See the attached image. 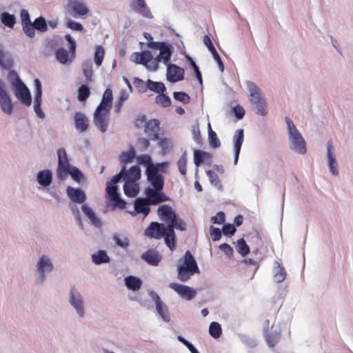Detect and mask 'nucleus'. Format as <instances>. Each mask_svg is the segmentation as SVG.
Here are the masks:
<instances>
[{
	"label": "nucleus",
	"instance_id": "obj_57",
	"mask_svg": "<svg viewBox=\"0 0 353 353\" xmlns=\"http://www.w3.org/2000/svg\"><path fill=\"white\" fill-rule=\"evenodd\" d=\"M105 54L104 48L101 46H97L95 48L94 60L97 66H101Z\"/></svg>",
	"mask_w": 353,
	"mask_h": 353
},
{
	"label": "nucleus",
	"instance_id": "obj_2",
	"mask_svg": "<svg viewBox=\"0 0 353 353\" xmlns=\"http://www.w3.org/2000/svg\"><path fill=\"white\" fill-rule=\"evenodd\" d=\"M160 122L158 119H152L144 125L143 134L145 137L137 139V145L141 151H145L150 146V141L159 139L161 134Z\"/></svg>",
	"mask_w": 353,
	"mask_h": 353
},
{
	"label": "nucleus",
	"instance_id": "obj_60",
	"mask_svg": "<svg viewBox=\"0 0 353 353\" xmlns=\"http://www.w3.org/2000/svg\"><path fill=\"white\" fill-rule=\"evenodd\" d=\"M186 58L188 60L190 65L192 66V68L194 72L195 77L197 79L199 83L202 85H203L202 74L199 70V66L196 65V62L194 61V59L190 56H187Z\"/></svg>",
	"mask_w": 353,
	"mask_h": 353
},
{
	"label": "nucleus",
	"instance_id": "obj_27",
	"mask_svg": "<svg viewBox=\"0 0 353 353\" xmlns=\"http://www.w3.org/2000/svg\"><path fill=\"white\" fill-rule=\"evenodd\" d=\"M148 181L152 186V189L154 190H163L164 187V178L163 176L156 171L148 172H146Z\"/></svg>",
	"mask_w": 353,
	"mask_h": 353
},
{
	"label": "nucleus",
	"instance_id": "obj_53",
	"mask_svg": "<svg viewBox=\"0 0 353 353\" xmlns=\"http://www.w3.org/2000/svg\"><path fill=\"white\" fill-rule=\"evenodd\" d=\"M90 94V88L87 84H82L78 89V100L85 101Z\"/></svg>",
	"mask_w": 353,
	"mask_h": 353
},
{
	"label": "nucleus",
	"instance_id": "obj_54",
	"mask_svg": "<svg viewBox=\"0 0 353 353\" xmlns=\"http://www.w3.org/2000/svg\"><path fill=\"white\" fill-rule=\"evenodd\" d=\"M82 70L84 77L86 79V81H92V76H93V71H92V65L91 62L89 60H87L83 62L82 65Z\"/></svg>",
	"mask_w": 353,
	"mask_h": 353
},
{
	"label": "nucleus",
	"instance_id": "obj_21",
	"mask_svg": "<svg viewBox=\"0 0 353 353\" xmlns=\"http://www.w3.org/2000/svg\"><path fill=\"white\" fill-rule=\"evenodd\" d=\"M66 194L68 198L75 203L83 204L87 198L85 192L80 188L68 186L66 188Z\"/></svg>",
	"mask_w": 353,
	"mask_h": 353
},
{
	"label": "nucleus",
	"instance_id": "obj_52",
	"mask_svg": "<svg viewBox=\"0 0 353 353\" xmlns=\"http://www.w3.org/2000/svg\"><path fill=\"white\" fill-rule=\"evenodd\" d=\"M236 251L242 256H245L250 252V247L243 238L239 239L236 242Z\"/></svg>",
	"mask_w": 353,
	"mask_h": 353
},
{
	"label": "nucleus",
	"instance_id": "obj_20",
	"mask_svg": "<svg viewBox=\"0 0 353 353\" xmlns=\"http://www.w3.org/2000/svg\"><path fill=\"white\" fill-rule=\"evenodd\" d=\"M333 143L332 140H329L327 143V166L330 172L334 175L337 176L339 174L338 164L336 160V156L332 152Z\"/></svg>",
	"mask_w": 353,
	"mask_h": 353
},
{
	"label": "nucleus",
	"instance_id": "obj_5",
	"mask_svg": "<svg viewBox=\"0 0 353 353\" xmlns=\"http://www.w3.org/2000/svg\"><path fill=\"white\" fill-rule=\"evenodd\" d=\"M54 269V264L51 258L46 254L39 256L36 264L37 277L35 283L43 285L47 279V275L50 274Z\"/></svg>",
	"mask_w": 353,
	"mask_h": 353
},
{
	"label": "nucleus",
	"instance_id": "obj_56",
	"mask_svg": "<svg viewBox=\"0 0 353 353\" xmlns=\"http://www.w3.org/2000/svg\"><path fill=\"white\" fill-rule=\"evenodd\" d=\"M155 103L163 108H168L171 105V99L168 95L163 92L156 97Z\"/></svg>",
	"mask_w": 353,
	"mask_h": 353
},
{
	"label": "nucleus",
	"instance_id": "obj_51",
	"mask_svg": "<svg viewBox=\"0 0 353 353\" xmlns=\"http://www.w3.org/2000/svg\"><path fill=\"white\" fill-rule=\"evenodd\" d=\"M209 334L214 339H218L222 334V328L221 325L216 321H213L209 326Z\"/></svg>",
	"mask_w": 353,
	"mask_h": 353
},
{
	"label": "nucleus",
	"instance_id": "obj_23",
	"mask_svg": "<svg viewBox=\"0 0 353 353\" xmlns=\"http://www.w3.org/2000/svg\"><path fill=\"white\" fill-rule=\"evenodd\" d=\"M68 7L72 12V16L75 18L78 17H85L89 12L88 8L81 1H70L68 3Z\"/></svg>",
	"mask_w": 353,
	"mask_h": 353
},
{
	"label": "nucleus",
	"instance_id": "obj_37",
	"mask_svg": "<svg viewBox=\"0 0 353 353\" xmlns=\"http://www.w3.org/2000/svg\"><path fill=\"white\" fill-rule=\"evenodd\" d=\"M92 261L95 265H101L108 263L110 261V257L108 255L107 252L103 250H99L94 252L92 256Z\"/></svg>",
	"mask_w": 353,
	"mask_h": 353
},
{
	"label": "nucleus",
	"instance_id": "obj_29",
	"mask_svg": "<svg viewBox=\"0 0 353 353\" xmlns=\"http://www.w3.org/2000/svg\"><path fill=\"white\" fill-rule=\"evenodd\" d=\"M68 174L77 183H80L84 179L83 173L77 167L73 165H71L70 168L67 169V171L62 173L57 179L59 181H64Z\"/></svg>",
	"mask_w": 353,
	"mask_h": 353
},
{
	"label": "nucleus",
	"instance_id": "obj_25",
	"mask_svg": "<svg viewBox=\"0 0 353 353\" xmlns=\"http://www.w3.org/2000/svg\"><path fill=\"white\" fill-rule=\"evenodd\" d=\"M14 66L13 57L10 52L5 50L3 46L0 43V68L1 70H8Z\"/></svg>",
	"mask_w": 353,
	"mask_h": 353
},
{
	"label": "nucleus",
	"instance_id": "obj_16",
	"mask_svg": "<svg viewBox=\"0 0 353 353\" xmlns=\"http://www.w3.org/2000/svg\"><path fill=\"white\" fill-rule=\"evenodd\" d=\"M144 193L148 196L150 203L153 205L170 200V197L163 192V190H154L150 187H147Z\"/></svg>",
	"mask_w": 353,
	"mask_h": 353
},
{
	"label": "nucleus",
	"instance_id": "obj_41",
	"mask_svg": "<svg viewBox=\"0 0 353 353\" xmlns=\"http://www.w3.org/2000/svg\"><path fill=\"white\" fill-rule=\"evenodd\" d=\"M159 50V54L164 59V64L168 65V63H170L172 55L174 52L173 46L171 44L168 43L167 42H165L164 44L161 46V48Z\"/></svg>",
	"mask_w": 353,
	"mask_h": 353
},
{
	"label": "nucleus",
	"instance_id": "obj_10",
	"mask_svg": "<svg viewBox=\"0 0 353 353\" xmlns=\"http://www.w3.org/2000/svg\"><path fill=\"white\" fill-rule=\"evenodd\" d=\"M15 97L21 103L30 106L32 103V95L28 86L24 82L12 88Z\"/></svg>",
	"mask_w": 353,
	"mask_h": 353
},
{
	"label": "nucleus",
	"instance_id": "obj_39",
	"mask_svg": "<svg viewBox=\"0 0 353 353\" xmlns=\"http://www.w3.org/2000/svg\"><path fill=\"white\" fill-rule=\"evenodd\" d=\"M123 172L125 181H137L141 178V169L138 165L132 166L128 171Z\"/></svg>",
	"mask_w": 353,
	"mask_h": 353
},
{
	"label": "nucleus",
	"instance_id": "obj_40",
	"mask_svg": "<svg viewBox=\"0 0 353 353\" xmlns=\"http://www.w3.org/2000/svg\"><path fill=\"white\" fill-rule=\"evenodd\" d=\"M55 57L57 61L63 65L70 64L73 61L68 51L63 48H59L56 50Z\"/></svg>",
	"mask_w": 353,
	"mask_h": 353
},
{
	"label": "nucleus",
	"instance_id": "obj_58",
	"mask_svg": "<svg viewBox=\"0 0 353 353\" xmlns=\"http://www.w3.org/2000/svg\"><path fill=\"white\" fill-rule=\"evenodd\" d=\"M203 43L206 46L208 50L212 54L214 59L220 56L218 52L216 51L215 47L214 46L210 37L208 35H205L203 37Z\"/></svg>",
	"mask_w": 353,
	"mask_h": 353
},
{
	"label": "nucleus",
	"instance_id": "obj_61",
	"mask_svg": "<svg viewBox=\"0 0 353 353\" xmlns=\"http://www.w3.org/2000/svg\"><path fill=\"white\" fill-rule=\"evenodd\" d=\"M173 97L175 100L184 104H188L190 101V96L186 92L182 91L174 92Z\"/></svg>",
	"mask_w": 353,
	"mask_h": 353
},
{
	"label": "nucleus",
	"instance_id": "obj_11",
	"mask_svg": "<svg viewBox=\"0 0 353 353\" xmlns=\"http://www.w3.org/2000/svg\"><path fill=\"white\" fill-rule=\"evenodd\" d=\"M34 86L35 88L33 105L34 111L39 119H43L46 114L41 108L42 84L39 79H35L34 80Z\"/></svg>",
	"mask_w": 353,
	"mask_h": 353
},
{
	"label": "nucleus",
	"instance_id": "obj_24",
	"mask_svg": "<svg viewBox=\"0 0 353 353\" xmlns=\"http://www.w3.org/2000/svg\"><path fill=\"white\" fill-rule=\"evenodd\" d=\"M141 259L150 265L157 266L162 260V256L155 249H148L141 255Z\"/></svg>",
	"mask_w": 353,
	"mask_h": 353
},
{
	"label": "nucleus",
	"instance_id": "obj_42",
	"mask_svg": "<svg viewBox=\"0 0 353 353\" xmlns=\"http://www.w3.org/2000/svg\"><path fill=\"white\" fill-rule=\"evenodd\" d=\"M163 238L164 239L165 245L171 251H173L176 246V236L174 230L170 227L165 234H164Z\"/></svg>",
	"mask_w": 353,
	"mask_h": 353
},
{
	"label": "nucleus",
	"instance_id": "obj_33",
	"mask_svg": "<svg viewBox=\"0 0 353 353\" xmlns=\"http://www.w3.org/2000/svg\"><path fill=\"white\" fill-rule=\"evenodd\" d=\"M124 283L126 288L133 292L139 290L142 285V280L135 276L129 275L125 277Z\"/></svg>",
	"mask_w": 353,
	"mask_h": 353
},
{
	"label": "nucleus",
	"instance_id": "obj_49",
	"mask_svg": "<svg viewBox=\"0 0 353 353\" xmlns=\"http://www.w3.org/2000/svg\"><path fill=\"white\" fill-rule=\"evenodd\" d=\"M8 70L7 80L10 83L12 88L23 82L15 70L11 69Z\"/></svg>",
	"mask_w": 353,
	"mask_h": 353
},
{
	"label": "nucleus",
	"instance_id": "obj_44",
	"mask_svg": "<svg viewBox=\"0 0 353 353\" xmlns=\"http://www.w3.org/2000/svg\"><path fill=\"white\" fill-rule=\"evenodd\" d=\"M211 154L201 150H194V163L196 167L200 166L205 160L210 159Z\"/></svg>",
	"mask_w": 353,
	"mask_h": 353
},
{
	"label": "nucleus",
	"instance_id": "obj_38",
	"mask_svg": "<svg viewBox=\"0 0 353 353\" xmlns=\"http://www.w3.org/2000/svg\"><path fill=\"white\" fill-rule=\"evenodd\" d=\"M113 100L112 91L110 88H107L103 92L102 100L97 108L110 110Z\"/></svg>",
	"mask_w": 353,
	"mask_h": 353
},
{
	"label": "nucleus",
	"instance_id": "obj_55",
	"mask_svg": "<svg viewBox=\"0 0 353 353\" xmlns=\"http://www.w3.org/2000/svg\"><path fill=\"white\" fill-rule=\"evenodd\" d=\"M135 157V151L134 148L130 149L128 151L123 152L119 156V160L122 163L127 164L133 161Z\"/></svg>",
	"mask_w": 353,
	"mask_h": 353
},
{
	"label": "nucleus",
	"instance_id": "obj_63",
	"mask_svg": "<svg viewBox=\"0 0 353 353\" xmlns=\"http://www.w3.org/2000/svg\"><path fill=\"white\" fill-rule=\"evenodd\" d=\"M105 191L110 200L119 194L117 185L113 184L109 181L107 182Z\"/></svg>",
	"mask_w": 353,
	"mask_h": 353
},
{
	"label": "nucleus",
	"instance_id": "obj_22",
	"mask_svg": "<svg viewBox=\"0 0 353 353\" xmlns=\"http://www.w3.org/2000/svg\"><path fill=\"white\" fill-rule=\"evenodd\" d=\"M152 52L148 50H143L141 52H134L130 57V60L137 64L143 65L144 66L152 60Z\"/></svg>",
	"mask_w": 353,
	"mask_h": 353
},
{
	"label": "nucleus",
	"instance_id": "obj_30",
	"mask_svg": "<svg viewBox=\"0 0 353 353\" xmlns=\"http://www.w3.org/2000/svg\"><path fill=\"white\" fill-rule=\"evenodd\" d=\"M52 171L49 169L40 170L37 174V181L43 188L50 186L52 182Z\"/></svg>",
	"mask_w": 353,
	"mask_h": 353
},
{
	"label": "nucleus",
	"instance_id": "obj_31",
	"mask_svg": "<svg viewBox=\"0 0 353 353\" xmlns=\"http://www.w3.org/2000/svg\"><path fill=\"white\" fill-rule=\"evenodd\" d=\"M81 210L87 218L90 221V223L94 227L99 228L102 225V223L97 217L95 212L90 208L86 203H83L81 206Z\"/></svg>",
	"mask_w": 353,
	"mask_h": 353
},
{
	"label": "nucleus",
	"instance_id": "obj_26",
	"mask_svg": "<svg viewBox=\"0 0 353 353\" xmlns=\"http://www.w3.org/2000/svg\"><path fill=\"white\" fill-rule=\"evenodd\" d=\"M157 214L161 221L169 224V223L175 218L176 213L170 205L164 204L158 208Z\"/></svg>",
	"mask_w": 353,
	"mask_h": 353
},
{
	"label": "nucleus",
	"instance_id": "obj_12",
	"mask_svg": "<svg viewBox=\"0 0 353 353\" xmlns=\"http://www.w3.org/2000/svg\"><path fill=\"white\" fill-rule=\"evenodd\" d=\"M149 296L154 301L158 314L165 322L170 321V315L168 306L161 301L160 296L154 291H150Z\"/></svg>",
	"mask_w": 353,
	"mask_h": 353
},
{
	"label": "nucleus",
	"instance_id": "obj_62",
	"mask_svg": "<svg viewBox=\"0 0 353 353\" xmlns=\"http://www.w3.org/2000/svg\"><path fill=\"white\" fill-rule=\"evenodd\" d=\"M177 166H178L179 172L182 175L185 176L186 174V172H187V169H186V167H187V156H186V153L185 152H184L181 156L179 159L178 160V161H177Z\"/></svg>",
	"mask_w": 353,
	"mask_h": 353
},
{
	"label": "nucleus",
	"instance_id": "obj_47",
	"mask_svg": "<svg viewBox=\"0 0 353 353\" xmlns=\"http://www.w3.org/2000/svg\"><path fill=\"white\" fill-rule=\"evenodd\" d=\"M157 145L161 149V154H166L172 149V145L170 139L166 137H159L157 139Z\"/></svg>",
	"mask_w": 353,
	"mask_h": 353
},
{
	"label": "nucleus",
	"instance_id": "obj_28",
	"mask_svg": "<svg viewBox=\"0 0 353 353\" xmlns=\"http://www.w3.org/2000/svg\"><path fill=\"white\" fill-rule=\"evenodd\" d=\"M32 30L26 34V36L29 38H33L35 36V30L40 32H45L48 30L47 21L42 16L36 18L32 23Z\"/></svg>",
	"mask_w": 353,
	"mask_h": 353
},
{
	"label": "nucleus",
	"instance_id": "obj_18",
	"mask_svg": "<svg viewBox=\"0 0 353 353\" xmlns=\"http://www.w3.org/2000/svg\"><path fill=\"white\" fill-rule=\"evenodd\" d=\"M58 165L56 170V176L58 178L62 173L67 171L71 165L70 164L68 154L64 148H61L57 150Z\"/></svg>",
	"mask_w": 353,
	"mask_h": 353
},
{
	"label": "nucleus",
	"instance_id": "obj_14",
	"mask_svg": "<svg viewBox=\"0 0 353 353\" xmlns=\"http://www.w3.org/2000/svg\"><path fill=\"white\" fill-rule=\"evenodd\" d=\"M167 65L166 79L169 82L176 83L184 79V69L174 63H168Z\"/></svg>",
	"mask_w": 353,
	"mask_h": 353
},
{
	"label": "nucleus",
	"instance_id": "obj_46",
	"mask_svg": "<svg viewBox=\"0 0 353 353\" xmlns=\"http://www.w3.org/2000/svg\"><path fill=\"white\" fill-rule=\"evenodd\" d=\"M256 108V114L265 117L268 114L266 101L264 97L252 102Z\"/></svg>",
	"mask_w": 353,
	"mask_h": 353
},
{
	"label": "nucleus",
	"instance_id": "obj_4",
	"mask_svg": "<svg viewBox=\"0 0 353 353\" xmlns=\"http://www.w3.org/2000/svg\"><path fill=\"white\" fill-rule=\"evenodd\" d=\"M68 302L79 319H85L87 311L85 301L82 294L74 286L70 287L69 290Z\"/></svg>",
	"mask_w": 353,
	"mask_h": 353
},
{
	"label": "nucleus",
	"instance_id": "obj_59",
	"mask_svg": "<svg viewBox=\"0 0 353 353\" xmlns=\"http://www.w3.org/2000/svg\"><path fill=\"white\" fill-rule=\"evenodd\" d=\"M206 174L208 176L212 185L216 186L219 190L223 189V185L221 183V181L216 173H214L212 170H207Z\"/></svg>",
	"mask_w": 353,
	"mask_h": 353
},
{
	"label": "nucleus",
	"instance_id": "obj_34",
	"mask_svg": "<svg viewBox=\"0 0 353 353\" xmlns=\"http://www.w3.org/2000/svg\"><path fill=\"white\" fill-rule=\"evenodd\" d=\"M276 266L273 268V277L276 283H282L287 276V272L283 265L278 261H275Z\"/></svg>",
	"mask_w": 353,
	"mask_h": 353
},
{
	"label": "nucleus",
	"instance_id": "obj_35",
	"mask_svg": "<svg viewBox=\"0 0 353 353\" xmlns=\"http://www.w3.org/2000/svg\"><path fill=\"white\" fill-rule=\"evenodd\" d=\"M123 191L128 197H135L139 192V185L136 181H125Z\"/></svg>",
	"mask_w": 353,
	"mask_h": 353
},
{
	"label": "nucleus",
	"instance_id": "obj_9",
	"mask_svg": "<svg viewBox=\"0 0 353 353\" xmlns=\"http://www.w3.org/2000/svg\"><path fill=\"white\" fill-rule=\"evenodd\" d=\"M170 227L167 224L153 221L147 227L144 234L150 239H161Z\"/></svg>",
	"mask_w": 353,
	"mask_h": 353
},
{
	"label": "nucleus",
	"instance_id": "obj_19",
	"mask_svg": "<svg viewBox=\"0 0 353 353\" xmlns=\"http://www.w3.org/2000/svg\"><path fill=\"white\" fill-rule=\"evenodd\" d=\"M233 149H234V164L238 163L241 148L244 141V130L243 129H238L232 138Z\"/></svg>",
	"mask_w": 353,
	"mask_h": 353
},
{
	"label": "nucleus",
	"instance_id": "obj_3",
	"mask_svg": "<svg viewBox=\"0 0 353 353\" xmlns=\"http://www.w3.org/2000/svg\"><path fill=\"white\" fill-rule=\"evenodd\" d=\"M183 258V263L177 268V277L181 281L186 282L194 274L199 272V268L189 250L185 252Z\"/></svg>",
	"mask_w": 353,
	"mask_h": 353
},
{
	"label": "nucleus",
	"instance_id": "obj_13",
	"mask_svg": "<svg viewBox=\"0 0 353 353\" xmlns=\"http://www.w3.org/2000/svg\"><path fill=\"white\" fill-rule=\"evenodd\" d=\"M150 205H152V204L148 201L147 196H145V198L138 197L134 201V211L130 212L129 213L132 216L142 214L143 215V218H145L150 212Z\"/></svg>",
	"mask_w": 353,
	"mask_h": 353
},
{
	"label": "nucleus",
	"instance_id": "obj_45",
	"mask_svg": "<svg viewBox=\"0 0 353 353\" xmlns=\"http://www.w3.org/2000/svg\"><path fill=\"white\" fill-rule=\"evenodd\" d=\"M0 21L5 26L13 28L16 23V17L14 14L8 12H3L1 14Z\"/></svg>",
	"mask_w": 353,
	"mask_h": 353
},
{
	"label": "nucleus",
	"instance_id": "obj_36",
	"mask_svg": "<svg viewBox=\"0 0 353 353\" xmlns=\"http://www.w3.org/2000/svg\"><path fill=\"white\" fill-rule=\"evenodd\" d=\"M20 18L22 26V30L24 34L26 35L28 32L32 30V21L28 10L22 9L20 12Z\"/></svg>",
	"mask_w": 353,
	"mask_h": 353
},
{
	"label": "nucleus",
	"instance_id": "obj_7",
	"mask_svg": "<svg viewBox=\"0 0 353 353\" xmlns=\"http://www.w3.org/2000/svg\"><path fill=\"white\" fill-rule=\"evenodd\" d=\"M134 83L137 84L139 88H141L140 91L141 92H144L147 90H150V91L159 94L165 92L166 90L164 83L160 81H154L151 79H148L145 83L142 79L138 77H134Z\"/></svg>",
	"mask_w": 353,
	"mask_h": 353
},
{
	"label": "nucleus",
	"instance_id": "obj_50",
	"mask_svg": "<svg viewBox=\"0 0 353 353\" xmlns=\"http://www.w3.org/2000/svg\"><path fill=\"white\" fill-rule=\"evenodd\" d=\"M167 225H170L171 228L174 230V229L179 230L181 231H185L186 230V223L176 214L175 218H174L169 224Z\"/></svg>",
	"mask_w": 353,
	"mask_h": 353
},
{
	"label": "nucleus",
	"instance_id": "obj_6",
	"mask_svg": "<svg viewBox=\"0 0 353 353\" xmlns=\"http://www.w3.org/2000/svg\"><path fill=\"white\" fill-rule=\"evenodd\" d=\"M110 111L97 107L94 112L93 123L102 133L107 131L110 119Z\"/></svg>",
	"mask_w": 353,
	"mask_h": 353
},
{
	"label": "nucleus",
	"instance_id": "obj_17",
	"mask_svg": "<svg viewBox=\"0 0 353 353\" xmlns=\"http://www.w3.org/2000/svg\"><path fill=\"white\" fill-rule=\"evenodd\" d=\"M130 8L143 17L148 19L154 17L145 0H133L130 3Z\"/></svg>",
	"mask_w": 353,
	"mask_h": 353
},
{
	"label": "nucleus",
	"instance_id": "obj_1",
	"mask_svg": "<svg viewBox=\"0 0 353 353\" xmlns=\"http://www.w3.org/2000/svg\"><path fill=\"white\" fill-rule=\"evenodd\" d=\"M285 122L289 135L290 149L297 154H305L307 152V146L303 137L291 119L286 117Z\"/></svg>",
	"mask_w": 353,
	"mask_h": 353
},
{
	"label": "nucleus",
	"instance_id": "obj_64",
	"mask_svg": "<svg viewBox=\"0 0 353 353\" xmlns=\"http://www.w3.org/2000/svg\"><path fill=\"white\" fill-rule=\"evenodd\" d=\"M137 161L138 164L147 166L148 168L151 167L152 164L151 157L146 154L139 155L137 157Z\"/></svg>",
	"mask_w": 353,
	"mask_h": 353
},
{
	"label": "nucleus",
	"instance_id": "obj_43",
	"mask_svg": "<svg viewBox=\"0 0 353 353\" xmlns=\"http://www.w3.org/2000/svg\"><path fill=\"white\" fill-rule=\"evenodd\" d=\"M263 335L268 346L270 347H274L281 338V332L279 331H274L269 334L268 328L264 329Z\"/></svg>",
	"mask_w": 353,
	"mask_h": 353
},
{
	"label": "nucleus",
	"instance_id": "obj_32",
	"mask_svg": "<svg viewBox=\"0 0 353 353\" xmlns=\"http://www.w3.org/2000/svg\"><path fill=\"white\" fill-rule=\"evenodd\" d=\"M74 125L77 130L81 132H85L88 128V119L87 117L81 112H75L74 115Z\"/></svg>",
	"mask_w": 353,
	"mask_h": 353
},
{
	"label": "nucleus",
	"instance_id": "obj_8",
	"mask_svg": "<svg viewBox=\"0 0 353 353\" xmlns=\"http://www.w3.org/2000/svg\"><path fill=\"white\" fill-rule=\"evenodd\" d=\"M0 109L6 115L13 113L14 105L11 97L6 90V84L0 79Z\"/></svg>",
	"mask_w": 353,
	"mask_h": 353
},
{
	"label": "nucleus",
	"instance_id": "obj_15",
	"mask_svg": "<svg viewBox=\"0 0 353 353\" xmlns=\"http://www.w3.org/2000/svg\"><path fill=\"white\" fill-rule=\"evenodd\" d=\"M169 287L187 301L192 300L196 295V291L188 285L177 283H171Z\"/></svg>",
	"mask_w": 353,
	"mask_h": 353
},
{
	"label": "nucleus",
	"instance_id": "obj_48",
	"mask_svg": "<svg viewBox=\"0 0 353 353\" xmlns=\"http://www.w3.org/2000/svg\"><path fill=\"white\" fill-rule=\"evenodd\" d=\"M208 140H209V144H210V147L212 148H219L221 145V142L217 137L216 133L212 130L210 123H208Z\"/></svg>",
	"mask_w": 353,
	"mask_h": 353
}]
</instances>
